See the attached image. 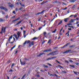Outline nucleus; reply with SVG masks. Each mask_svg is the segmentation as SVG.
Instances as JSON below:
<instances>
[{
    "instance_id": "nucleus-1",
    "label": "nucleus",
    "mask_w": 79,
    "mask_h": 79,
    "mask_svg": "<svg viewBox=\"0 0 79 79\" xmlns=\"http://www.w3.org/2000/svg\"><path fill=\"white\" fill-rule=\"evenodd\" d=\"M18 36H17V35L16 34H14L13 35V36H14L16 39L17 40H18L21 37L20 35H21V33L19 31H18L17 33Z\"/></svg>"
},
{
    "instance_id": "nucleus-2",
    "label": "nucleus",
    "mask_w": 79,
    "mask_h": 79,
    "mask_svg": "<svg viewBox=\"0 0 79 79\" xmlns=\"http://www.w3.org/2000/svg\"><path fill=\"white\" fill-rule=\"evenodd\" d=\"M4 29V31H3ZM5 31H6V27H4H4H2V28L1 31V34H2L3 32V33H5Z\"/></svg>"
},
{
    "instance_id": "nucleus-3",
    "label": "nucleus",
    "mask_w": 79,
    "mask_h": 79,
    "mask_svg": "<svg viewBox=\"0 0 79 79\" xmlns=\"http://www.w3.org/2000/svg\"><path fill=\"white\" fill-rule=\"evenodd\" d=\"M32 45H34V41H32L29 43L28 45V47H31Z\"/></svg>"
},
{
    "instance_id": "nucleus-4",
    "label": "nucleus",
    "mask_w": 79,
    "mask_h": 79,
    "mask_svg": "<svg viewBox=\"0 0 79 79\" xmlns=\"http://www.w3.org/2000/svg\"><path fill=\"white\" fill-rule=\"evenodd\" d=\"M52 51V50L49 49H46L45 50H44L43 52H51Z\"/></svg>"
},
{
    "instance_id": "nucleus-5",
    "label": "nucleus",
    "mask_w": 79,
    "mask_h": 79,
    "mask_svg": "<svg viewBox=\"0 0 79 79\" xmlns=\"http://www.w3.org/2000/svg\"><path fill=\"white\" fill-rule=\"evenodd\" d=\"M71 50H69L67 51H66L63 52L62 53V54H65V53H69V52H71Z\"/></svg>"
},
{
    "instance_id": "nucleus-6",
    "label": "nucleus",
    "mask_w": 79,
    "mask_h": 79,
    "mask_svg": "<svg viewBox=\"0 0 79 79\" xmlns=\"http://www.w3.org/2000/svg\"><path fill=\"white\" fill-rule=\"evenodd\" d=\"M31 42V41L29 40H28V41H26L24 43L23 45H26V44H29V43H30Z\"/></svg>"
},
{
    "instance_id": "nucleus-7",
    "label": "nucleus",
    "mask_w": 79,
    "mask_h": 79,
    "mask_svg": "<svg viewBox=\"0 0 79 79\" xmlns=\"http://www.w3.org/2000/svg\"><path fill=\"white\" fill-rule=\"evenodd\" d=\"M44 11H45V10H43L41 12H38L37 13V15H41L42 14H43V13H44Z\"/></svg>"
},
{
    "instance_id": "nucleus-8",
    "label": "nucleus",
    "mask_w": 79,
    "mask_h": 79,
    "mask_svg": "<svg viewBox=\"0 0 79 79\" xmlns=\"http://www.w3.org/2000/svg\"><path fill=\"white\" fill-rule=\"evenodd\" d=\"M5 21H6L5 19L0 18V22H4Z\"/></svg>"
},
{
    "instance_id": "nucleus-9",
    "label": "nucleus",
    "mask_w": 79,
    "mask_h": 79,
    "mask_svg": "<svg viewBox=\"0 0 79 79\" xmlns=\"http://www.w3.org/2000/svg\"><path fill=\"white\" fill-rule=\"evenodd\" d=\"M45 55V53H40L39 55L37 56H40L41 55Z\"/></svg>"
},
{
    "instance_id": "nucleus-10",
    "label": "nucleus",
    "mask_w": 79,
    "mask_h": 79,
    "mask_svg": "<svg viewBox=\"0 0 79 79\" xmlns=\"http://www.w3.org/2000/svg\"><path fill=\"white\" fill-rule=\"evenodd\" d=\"M21 65H24L26 64V61L21 62Z\"/></svg>"
},
{
    "instance_id": "nucleus-11",
    "label": "nucleus",
    "mask_w": 79,
    "mask_h": 79,
    "mask_svg": "<svg viewBox=\"0 0 79 79\" xmlns=\"http://www.w3.org/2000/svg\"><path fill=\"white\" fill-rule=\"evenodd\" d=\"M76 1V0H70V2H71V3H74Z\"/></svg>"
},
{
    "instance_id": "nucleus-12",
    "label": "nucleus",
    "mask_w": 79,
    "mask_h": 79,
    "mask_svg": "<svg viewBox=\"0 0 79 79\" xmlns=\"http://www.w3.org/2000/svg\"><path fill=\"white\" fill-rule=\"evenodd\" d=\"M69 19V18H67L66 19H64V22H67L68 21V20Z\"/></svg>"
},
{
    "instance_id": "nucleus-13",
    "label": "nucleus",
    "mask_w": 79,
    "mask_h": 79,
    "mask_svg": "<svg viewBox=\"0 0 79 79\" xmlns=\"http://www.w3.org/2000/svg\"><path fill=\"white\" fill-rule=\"evenodd\" d=\"M12 37H13V35H11L10 37H9V43H10V39H12Z\"/></svg>"
},
{
    "instance_id": "nucleus-14",
    "label": "nucleus",
    "mask_w": 79,
    "mask_h": 79,
    "mask_svg": "<svg viewBox=\"0 0 79 79\" xmlns=\"http://www.w3.org/2000/svg\"><path fill=\"white\" fill-rule=\"evenodd\" d=\"M54 53H55V52H52L51 53V55L52 56H53V55H55V54H54Z\"/></svg>"
},
{
    "instance_id": "nucleus-15",
    "label": "nucleus",
    "mask_w": 79,
    "mask_h": 79,
    "mask_svg": "<svg viewBox=\"0 0 79 79\" xmlns=\"http://www.w3.org/2000/svg\"><path fill=\"white\" fill-rule=\"evenodd\" d=\"M9 6H10V8H13V7H14V6H14V5H13V4H11V5H9Z\"/></svg>"
},
{
    "instance_id": "nucleus-16",
    "label": "nucleus",
    "mask_w": 79,
    "mask_h": 79,
    "mask_svg": "<svg viewBox=\"0 0 79 79\" xmlns=\"http://www.w3.org/2000/svg\"><path fill=\"white\" fill-rule=\"evenodd\" d=\"M0 8L1 9H2V10H5V7L2 6H1V7H0Z\"/></svg>"
},
{
    "instance_id": "nucleus-17",
    "label": "nucleus",
    "mask_w": 79,
    "mask_h": 79,
    "mask_svg": "<svg viewBox=\"0 0 79 79\" xmlns=\"http://www.w3.org/2000/svg\"><path fill=\"white\" fill-rule=\"evenodd\" d=\"M62 23L63 21H61L58 23V24L57 25V26H59V25H60V24H62Z\"/></svg>"
},
{
    "instance_id": "nucleus-18",
    "label": "nucleus",
    "mask_w": 79,
    "mask_h": 79,
    "mask_svg": "<svg viewBox=\"0 0 79 79\" xmlns=\"http://www.w3.org/2000/svg\"><path fill=\"white\" fill-rule=\"evenodd\" d=\"M51 40H51V39L49 40L48 41V43L50 44H52V42H51Z\"/></svg>"
},
{
    "instance_id": "nucleus-19",
    "label": "nucleus",
    "mask_w": 79,
    "mask_h": 79,
    "mask_svg": "<svg viewBox=\"0 0 79 79\" xmlns=\"http://www.w3.org/2000/svg\"><path fill=\"white\" fill-rule=\"evenodd\" d=\"M76 5H74L71 8L72 9H74L75 8H76Z\"/></svg>"
},
{
    "instance_id": "nucleus-20",
    "label": "nucleus",
    "mask_w": 79,
    "mask_h": 79,
    "mask_svg": "<svg viewBox=\"0 0 79 79\" xmlns=\"http://www.w3.org/2000/svg\"><path fill=\"white\" fill-rule=\"evenodd\" d=\"M19 3L22 6H23V7H24V6H25V5L24 4H22L21 2H20Z\"/></svg>"
},
{
    "instance_id": "nucleus-21",
    "label": "nucleus",
    "mask_w": 79,
    "mask_h": 79,
    "mask_svg": "<svg viewBox=\"0 0 79 79\" xmlns=\"http://www.w3.org/2000/svg\"><path fill=\"white\" fill-rule=\"evenodd\" d=\"M22 21L23 20H21L19 22L16 23V25H18V24H20V23H21V22H22Z\"/></svg>"
},
{
    "instance_id": "nucleus-22",
    "label": "nucleus",
    "mask_w": 79,
    "mask_h": 79,
    "mask_svg": "<svg viewBox=\"0 0 79 79\" xmlns=\"http://www.w3.org/2000/svg\"><path fill=\"white\" fill-rule=\"evenodd\" d=\"M43 34H44V35L45 37H46V35L47 34V32H44Z\"/></svg>"
},
{
    "instance_id": "nucleus-23",
    "label": "nucleus",
    "mask_w": 79,
    "mask_h": 79,
    "mask_svg": "<svg viewBox=\"0 0 79 79\" xmlns=\"http://www.w3.org/2000/svg\"><path fill=\"white\" fill-rule=\"evenodd\" d=\"M16 47V45H15L10 50V51H11L14 48Z\"/></svg>"
},
{
    "instance_id": "nucleus-24",
    "label": "nucleus",
    "mask_w": 79,
    "mask_h": 79,
    "mask_svg": "<svg viewBox=\"0 0 79 79\" xmlns=\"http://www.w3.org/2000/svg\"><path fill=\"white\" fill-rule=\"evenodd\" d=\"M43 66L44 67H45L46 68H48V66L47 65H45L44 64H43Z\"/></svg>"
},
{
    "instance_id": "nucleus-25",
    "label": "nucleus",
    "mask_w": 79,
    "mask_h": 79,
    "mask_svg": "<svg viewBox=\"0 0 79 79\" xmlns=\"http://www.w3.org/2000/svg\"><path fill=\"white\" fill-rule=\"evenodd\" d=\"M73 73L74 74H76V75H77V73H78V72L76 71H73Z\"/></svg>"
},
{
    "instance_id": "nucleus-26",
    "label": "nucleus",
    "mask_w": 79,
    "mask_h": 79,
    "mask_svg": "<svg viewBox=\"0 0 79 79\" xmlns=\"http://www.w3.org/2000/svg\"><path fill=\"white\" fill-rule=\"evenodd\" d=\"M70 23H74V20L72 19L70 21Z\"/></svg>"
},
{
    "instance_id": "nucleus-27",
    "label": "nucleus",
    "mask_w": 79,
    "mask_h": 79,
    "mask_svg": "<svg viewBox=\"0 0 79 79\" xmlns=\"http://www.w3.org/2000/svg\"><path fill=\"white\" fill-rule=\"evenodd\" d=\"M49 60H52L51 57L48 58V59H46L47 61H48Z\"/></svg>"
},
{
    "instance_id": "nucleus-28",
    "label": "nucleus",
    "mask_w": 79,
    "mask_h": 79,
    "mask_svg": "<svg viewBox=\"0 0 79 79\" xmlns=\"http://www.w3.org/2000/svg\"><path fill=\"white\" fill-rule=\"evenodd\" d=\"M67 47L66 44L63 47H61V48H64V47Z\"/></svg>"
},
{
    "instance_id": "nucleus-29",
    "label": "nucleus",
    "mask_w": 79,
    "mask_h": 79,
    "mask_svg": "<svg viewBox=\"0 0 79 79\" xmlns=\"http://www.w3.org/2000/svg\"><path fill=\"white\" fill-rule=\"evenodd\" d=\"M68 26H72V24L71 23H67V24Z\"/></svg>"
},
{
    "instance_id": "nucleus-30",
    "label": "nucleus",
    "mask_w": 79,
    "mask_h": 79,
    "mask_svg": "<svg viewBox=\"0 0 79 79\" xmlns=\"http://www.w3.org/2000/svg\"><path fill=\"white\" fill-rule=\"evenodd\" d=\"M26 31L24 30L23 31V35H24L26 34Z\"/></svg>"
},
{
    "instance_id": "nucleus-31",
    "label": "nucleus",
    "mask_w": 79,
    "mask_h": 79,
    "mask_svg": "<svg viewBox=\"0 0 79 79\" xmlns=\"http://www.w3.org/2000/svg\"><path fill=\"white\" fill-rule=\"evenodd\" d=\"M26 77V75H23V76L22 77V79H23L24 78V77Z\"/></svg>"
},
{
    "instance_id": "nucleus-32",
    "label": "nucleus",
    "mask_w": 79,
    "mask_h": 79,
    "mask_svg": "<svg viewBox=\"0 0 79 79\" xmlns=\"http://www.w3.org/2000/svg\"><path fill=\"white\" fill-rule=\"evenodd\" d=\"M62 73H65V74H66V72L65 71H63V70H62Z\"/></svg>"
},
{
    "instance_id": "nucleus-33",
    "label": "nucleus",
    "mask_w": 79,
    "mask_h": 79,
    "mask_svg": "<svg viewBox=\"0 0 79 79\" xmlns=\"http://www.w3.org/2000/svg\"><path fill=\"white\" fill-rule=\"evenodd\" d=\"M62 4H64V5H66V3H65V2H62Z\"/></svg>"
},
{
    "instance_id": "nucleus-34",
    "label": "nucleus",
    "mask_w": 79,
    "mask_h": 79,
    "mask_svg": "<svg viewBox=\"0 0 79 79\" xmlns=\"http://www.w3.org/2000/svg\"><path fill=\"white\" fill-rule=\"evenodd\" d=\"M65 63H69V62L67 60H65Z\"/></svg>"
},
{
    "instance_id": "nucleus-35",
    "label": "nucleus",
    "mask_w": 79,
    "mask_h": 79,
    "mask_svg": "<svg viewBox=\"0 0 79 79\" xmlns=\"http://www.w3.org/2000/svg\"><path fill=\"white\" fill-rule=\"evenodd\" d=\"M56 31V29H55L54 31H53L52 32V33H55Z\"/></svg>"
},
{
    "instance_id": "nucleus-36",
    "label": "nucleus",
    "mask_w": 79,
    "mask_h": 79,
    "mask_svg": "<svg viewBox=\"0 0 79 79\" xmlns=\"http://www.w3.org/2000/svg\"><path fill=\"white\" fill-rule=\"evenodd\" d=\"M15 66V64H12L11 65V67L12 68V67H13Z\"/></svg>"
},
{
    "instance_id": "nucleus-37",
    "label": "nucleus",
    "mask_w": 79,
    "mask_h": 79,
    "mask_svg": "<svg viewBox=\"0 0 79 79\" xmlns=\"http://www.w3.org/2000/svg\"><path fill=\"white\" fill-rule=\"evenodd\" d=\"M35 39H37V38L35 37L33 39V40H35Z\"/></svg>"
},
{
    "instance_id": "nucleus-38",
    "label": "nucleus",
    "mask_w": 79,
    "mask_h": 79,
    "mask_svg": "<svg viewBox=\"0 0 79 79\" xmlns=\"http://www.w3.org/2000/svg\"><path fill=\"white\" fill-rule=\"evenodd\" d=\"M75 64H76V65H77V66H79V63H75Z\"/></svg>"
},
{
    "instance_id": "nucleus-39",
    "label": "nucleus",
    "mask_w": 79,
    "mask_h": 79,
    "mask_svg": "<svg viewBox=\"0 0 79 79\" xmlns=\"http://www.w3.org/2000/svg\"><path fill=\"white\" fill-rule=\"evenodd\" d=\"M69 61L71 63H73V61L71 60H69Z\"/></svg>"
},
{
    "instance_id": "nucleus-40",
    "label": "nucleus",
    "mask_w": 79,
    "mask_h": 79,
    "mask_svg": "<svg viewBox=\"0 0 79 79\" xmlns=\"http://www.w3.org/2000/svg\"><path fill=\"white\" fill-rule=\"evenodd\" d=\"M70 67H72V68H75V66L74 65H69Z\"/></svg>"
},
{
    "instance_id": "nucleus-41",
    "label": "nucleus",
    "mask_w": 79,
    "mask_h": 79,
    "mask_svg": "<svg viewBox=\"0 0 79 79\" xmlns=\"http://www.w3.org/2000/svg\"><path fill=\"white\" fill-rule=\"evenodd\" d=\"M48 64V65H49V66H52V64H49L48 63H47Z\"/></svg>"
},
{
    "instance_id": "nucleus-42",
    "label": "nucleus",
    "mask_w": 79,
    "mask_h": 79,
    "mask_svg": "<svg viewBox=\"0 0 79 79\" xmlns=\"http://www.w3.org/2000/svg\"><path fill=\"white\" fill-rule=\"evenodd\" d=\"M4 10H5V11H8V9H7L6 8H5V9Z\"/></svg>"
},
{
    "instance_id": "nucleus-43",
    "label": "nucleus",
    "mask_w": 79,
    "mask_h": 79,
    "mask_svg": "<svg viewBox=\"0 0 79 79\" xmlns=\"http://www.w3.org/2000/svg\"><path fill=\"white\" fill-rule=\"evenodd\" d=\"M14 18H15V16H13L10 18L11 19H13Z\"/></svg>"
},
{
    "instance_id": "nucleus-44",
    "label": "nucleus",
    "mask_w": 79,
    "mask_h": 79,
    "mask_svg": "<svg viewBox=\"0 0 79 79\" xmlns=\"http://www.w3.org/2000/svg\"><path fill=\"white\" fill-rule=\"evenodd\" d=\"M67 7H65V8H64V9H63V10H66V9H67Z\"/></svg>"
},
{
    "instance_id": "nucleus-45",
    "label": "nucleus",
    "mask_w": 79,
    "mask_h": 79,
    "mask_svg": "<svg viewBox=\"0 0 79 79\" xmlns=\"http://www.w3.org/2000/svg\"><path fill=\"white\" fill-rule=\"evenodd\" d=\"M23 7H21V8H20L19 9V10H22V9H23Z\"/></svg>"
},
{
    "instance_id": "nucleus-46",
    "label": "nucleus",
    "mask_w": 79,
    "mask_h": 79,
    "mask_svg": "<svg viewBox=\"0 0 79 79\" xmlns=\"http://www.w3.org/2000/svg\"><path fill=\"white\" fill-rule=\"evenodd\" d=\"M69 27H72V28H73L74 29V27L73 26H69Z\"/></svg>"
},
{
    "instance_id": "nucleus-47",
    "label": "nucleus",
    "mask_w": 79,
    "mask_h": 79,
    "mask_svg": "<svg viewBox=\"0 0 79 79\" xmlns=\"http://www.w3.org/2000/svg\"><path fill=\"white\" fill-rule=\"evenodd\" d=\"M69 44H70V43H68L67 44H66V45H67V46H68V45H69Z\"/></svg>"
},
{
    "instance_id": "nucleus-48",
    "label": "nucleus",
    "mask_w": 79,
    "mask_h": 79,
    "mask_svg": "<svg viewBox=\"0 0 79 79\" xmlns=\"http://www.w3.org/2000/svg\"><path fill=\"white\" fill-rule=\"evenodd\" d=\"M58 66H60V68H63V67H61V66H60V65H59Z\"/></svg>"
},
{
    "instance_id": "nucleus-49",
    "label": "nucleus",
    "mask_w": 79,
    "mask_h": 79,
    "mask_svg": "<svg viewBox=\"0 0 79 79\" xmlns=\"http://www.w3.org/2000/svg\"><path fill=\"white\" fill-rule=\"evenodd\" d=\"M56 61L57 62V63H59V64H61V63H60V62H59L58 60H56Z\"/></svg>"
},
{
    "instance_id": "nucleus-50",
    "label": "nucleus",
    "mask_w": 79,
    "mask_h": 79,
    "mask_svg": "<svg viewBox=\"0 0 79 79\" xmlns=\"http://www.w3.org/2000/svg\"><path fill=\"white\" fill-rule=\"evenodd\" d=\"M19 19H20V18H18L17 19H16L17 20V21H18V20H19Z\"/></svg>"
},
{
    "instance_id": "nucleus-51",
    "label": "nucleus",
    "mask_w": 79,
    "mask_h": 79,
    "mask_svg": "<svg viewBox=\"0 0 79 79\" xmlns=\"http://www.w3.org/2000/svg\"><path fill=\"white\" fill-rule=\"evenodd\" d=\"M42 29V27H40L39 28V31H40V29Z\"/></svg>"
},
{
    "instance_id": "nucleus-52",
    "label": "nucleus",
    "mask_w": 79,
    "mask_h": 79,
    "mask_svg": "<svg viewBox=\"0 0 79 79\" xmlns=\"http://www.w3.org/2000/svg\"><path fill=\"white\" fill-rule=\"evenodd\" d=\"M8 15H7L6 16V19H8Z\"/></svg>"
},
{
    "instance_id": "nucleus-53",
    "label": "nucleus",
    "mask_w": 79,
    "mask_h": 79,
    "mask_svg": "<svg viewBox=\"0 0 79 79\" xmlns=\"http://www.w3.org/2000/svg\"><path fill=\"white\" fill-rule=\"evenodd\" d=\"M13 13H14V14H16V13L15 12V11H13Z\"/></svg>"
},
{
    "instance_id": "nucleus-54",
    "label": "nucleus",
    "mask_w": 79,
    "mask_h": 79,
    "mask_svg": "<svg viewBox=\"0 0 79 79\" xmlns=\"http://www.w3.org/2000/svg\"><path fill=\"white\" fill-rule=\"evenodd\" d=\"M41 19V18H40L38 19V21H40Z\"/></svg>"
},
{
    "instance_id": "nucleus-55",
    "label": "nucleus",
    "mask_w": 79,
    "mask_h": 79,
    "mask_svg": "<svg viewBox=\"0 0 79 79\" xmlns=\"http://www.w3.org/2000/svg\"><path fill=\"white\" fill-rule=\"evenodd\" d=\"M3 15H5V12H2Z\"/></svg>"
},
{
    "instance_id": "nucleus-56",
    "label": "nucleus",
    "mask_w": 79,
    "mask_h": 79,
    "mask_svg": "<svg viewBox=\"0 0 79 79\" xmlns=\"http://www.w3.org/2000/svg\"><path fill=\"white\" fill-rule=\"evenodd\" d=\"M8 4L9 5H10L11 4V2H8Z\"/></svg>"
},
{
    "instance_id": "nucleus-57",
    "label": "nucleus",
    "mask_w": 79,
    "mask_h": 79,
    "mask_svg": "<svg viewBox=\"0 0 79 79\" xmlns=\"http://www.w3.org/2000/svg\"><path fill=\"white\" fill-rule=\"evenodd\" d=\"M14 31H17V29H15L14 30Z\"/></svg>"
},
{
    "instance_id": "nucleus-58",
    "label": "nucleus",
    "mask_w": 79,
    "mask_h": 79,
    "mask_svg": "<svg viewBox=\"0 0 79 79\" xmlns=\"http://www.w3.org/2000/svg\"><path fill=\"white\" fill-rule=\"evenodd\" d=\"M18 53V51H17L15 53V54H16Z\"/></svg>"
},
{
    "instance_id": "nucleus-59",
    "label": "nucleus",
    "mask_w": 79,
    "mask_h": 79,
    "mask_svg": "<svg viewBox=\"0 0 79 79\" xmlns=\"http://www.w3.org/2000/svg\"><path fill=\"white\" fill-rule=\"evenodd\" d=\"M69 30V31H71V28H69L68 29Z\"/></svg>"
},
{
    "instance_id": "nucleus-60",
    "label": "nucleus",
    "mask_w": 79,
    "mask_h": 79,
    "mask_svg": "<svg viewBox=\"0 0 79 79\" xmlns=\"http://www.w3.org/2000/svg\"><path fill=\"white\" fill-rule=\"evenodd\" d=\"M44 1H43L42 3H41V4H42V5H43V4H44Z\"/></svg>"
},
{
    "instance_id": "nucleus-61",
    "label": "nucleus",
    "mask_w": 79,
    "mask_h": 79,
    "mask_svg": "<svg viewBox=\"0 0 79 79\" xmlns=\"http://www.w3.org/2000/svg\"><path fill=\"white\" fill-rule=\"evenodd\" d=\"M37 77H40V75H37Z\"/></svg>"
},
{
    "instance_id": "nucleus-62",
    "label": "nucleus",
    "mask_w": 79,
    "mask_h": 79,
    "mask_svg": "<svg viewBox=\"0 0 79 79\" xmlns=\"http://www.w3.org/2000/svg\"><path fill=\"white\" fill-rule=\"evenodd\" d=\"M79 23V22H77L76 23V24H77Z\"/></svg>"
},
{
    "instance_id": "nucleus-63",
    "label": "nucleus",
    "mask_w": 79,
    "mask_h": 79,
    "mask_svg": "<svg viewBox=\"0 0 79 79\" xmlns=\"http://www.w3.org/2000/svg\"><path fill=\"white\" fill-rule=\"evenodd\" d=\"M18 8H16V11H18Z\"/></svg>"
},
{
    "instance_id": "nucleus-64",
    "label": "nucleus",
    "mask_w": 79,
    "mask_h": 79,
    "mask_svg": "<svg viewBox=\"0 0 79 79\" xmlns=\"http://www.w3.org/2000/svg\"><path fill=\"white\" fill-rule=\"evenodd\" d=\"M20 29H21V30H23V27H21Z\"/></svg>"
}]
</instances>
